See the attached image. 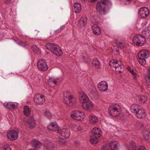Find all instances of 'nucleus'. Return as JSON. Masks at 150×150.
<instances>
[{
	"label": "nucleus",
	"instance_id": "nucleus-17",
	"mask_svg": "<svg viewBox=\"0 0 150 150\" xmlns=\"http://www.w3.org/2000/svg\"><path fill=\"white\" fill-rule=\"evenodd\" d=\"M136 116L139 119L144 118L146 116V114L144 110L139 109L135 113Z\"/></svg>",
	"mask_w": 150,
	"mask_h": 150
},
{
	"label": "nucleus",
	"instance_id": "nucleus-25",
	"mask_svg": "<svg viewBox=\"0 0 150 150\" xmlns=\"http://www.w3.org/2000/svg\"><path fill=\"white\" fill-rule=\"evenodd\" d=\"M87 18L85 17H82L79 20V24L81 26H85L87 23Z\"/></svg>",
	"mask_w": 150,
	"mask_h": 150
},
{
	"label": "nucleus",
	"instance_id": "nucleus-39",
	"mask_svg": "<svg viewBox=\"0 0 150 150\" xmlns=\"http://www.w3.org/2000/svg\"><path fill=\"white\" fill-rule=\"evenodd\" d=\"M69 97L71 98L74 97L70 94V92L68 91H66L63 93V97Z\"/></svg>",
	"mask_w": 150,
	"mask_h": 150
},
{
	"label": "nucleus",
	"instance_id": "nucleus-7",
	"mask_svg": "<svg viewBox=\"0 0 150 150\" xmlns=\"http://www.w3.org/2000/svg\"><path fill=\"white\" fill-rule=\"evenodd\" d=\"M70 135V131L67 129H60L57 132V135L62 139L68 138Z\"/></svg>",
	"mask_w": 150,
	"mask_h": 150
},
{
	"label": "nucleus",
	"instance_id": "nucleus-49",
	"mask_svg": "<svg viewBox=\"0 0 150 150\" xmlns=\"http://www.w3.org/2000/svg\"><path fill=\"white\" fill-rule=\"evenodd\" d=\"M137 150H146L145 147L142 146H140Z\"/></svg>",
	"mask_w": 150,
	"mask_h": 150
},
{
	"label": "nucleus",
	"instance_id": "nucleus-35",
	"mask_svg": "<svg viewBox=\"0 0 150 150\" xmlns=\"http://www.w3.org/2000/svg\"><path fill=\"white\" fill-rule=\"evenodd\" d=\"M64 26H61L58 29L55 30L53 33L52 34V33H50V34L51 35V36L55 35H57L58 33H60L62 30L64 28Z\"/></svg>",
	"mask_w": 150,
	"mask_h": 150
},
{
	"label": "nucleus",
	"instance_id": "nucleus-57",
	"mask_svg": "<svg viewBox=\"0 0 150 150\" xmlns=\"http://www.w3.org/2000/svg\"><path fill=\"white\" fill-rule=\"evenodd\" d=\"M144 23H143V25L144 26L145 25H146V21L145 20H144Z\"/></svg>",
	"mask_w": 150,
	"mask_h": 150
},
{
	"label": "nucleus",
	"instance_id": "nucleus-29",
	"mask_svg": "<svg viewBox=\"0 0 150 150\" xmlns=\"http://www.w3.org/2000/svg\"><path fill=\"white\" fill-rule=\"evenodd\" d=\"M92 64L94 66L95 69L99 71L100 69V63L97 60H94L92 62Z\"/></svg>",
	"mask_w": 150,
	"mask_h": 150
},
{
	"label": "nucleus",
	"instance_id": "nucleus-40",
	"mask_svg": "<svg viewBox=\"0 0 150 150\" xmlns=\"http://www.w3.org/2000/svg\"><path fill=\"white\" fill-rule=\"evenodd\" d=\"M139 100L140 102L144 103L147 100V98L144 95H141L138 97Z\"/></svg>",
	"mask_w": 150,
	"mask_h": 150
},
{
	"label": "nucleus",
	"instance_id": "nucleus-19",
	"mask_svg": "<svg viewBox=\"0 0 150 150\" xmlns=\"http://www.w3.org/2000/svg\"><path fill=\"white\" fill-rule=\"evenodd\" d=\"M110 148L112 150H119V144L116 141H112L109 144Z\"/></svg>",
	"mask_w": 150,
	"mask_h": 150
},
{
	"label": "nucleus",
	"instance_id": "nucleus-45",
	"mask_svg": "<svg viewBox=\"0 0 150 150\" xmlns=\"http://www.w3.org/2000/svg\"><path fill=\"white\" fill-rule=\"evenodd\" d=\"M45 115L48 119L51 118L52 117V116L50 112L48 110L45 111Z\"/></svg>",
	"mask_w": 150,
	"mask_h": 150
},
{
	"label": "nucleus",
	"instance_id": "nucleus-4",
	"mask_svg": "<svg viewBox=\"0 0 150 150\" xmlns=\"http://www.w3.org/2000/svg\"><path fill=\"white\" fill-rule=\"evenodd\" d=\"M110 66L115 69V71L118 72L119 73L123 72L124 70L122 64L120 61H117L115 60H113L110 62Z\"/></svg>",
	"mask_w": 150,
	"mask_h": 150
},
{
	"label": "nucleus",
	"instance_id": "nucleus-42",
	"mask_svg": "<svg viewBox=\"0 0 150 150\" xmlns=\"http://www.w3.org/2000/svg\"><path fill=\"white\" fill-rule=\"evenodd\" d=\"M19 104L16 102H11V109L17 108H18Z\"/></svg>",
	"mask_w": 150,
	"mask_h": 150
},
{
	"label": "nucleus",
	"instance_id": "nucleus-32",
	"mask_svg": "<svg viewBox=\"0 0 150 150\" xmlns=\"http://www.w3.org/2000/svg\"><path fill=\"white\" fill-rule=\"evenodd\" d=\"M31 112L30 109L28 106H26L24 107L23 112L25 115L29 116L30 115Z\"/></svg>",
	"mask_w": 150,
	"mask_h": 150
},
{
	"label": "nucleus",
	"instance_id": "nucleus-54",
	"mask_svg": "<svg viewBox=\"0 0 150 150\" xmlns=\"http://www.w3.org/2000/svg\"><path fill=\"white\" fill-rule=\"evenodd\" d=\"M19 44L20 45L23 46H24L25 45L24 42L22 41L19 40Z\"/></svg>",
	"mask_w": 150,
	"mask_h": 150
},
{
	"label": "nucleus",
	"instance_id": "nucleus-12",
	"mask_svg": "<svg viewBox=\"0 0 150 150\" xmlns=\"http://www.w3.org/2000/svg\"><path fill=\"white\" fill-rule=\"evenodd\" d=\"M6 136L8 138L11 140H15L18 138V133L15 130H10L7 132Z\"/></svg>",
	"mask_w": 150,
	"mask_h": 150
},
{
	"label": "nucleus",
	"instance_id": "nucleus-10",
	"mask_svg": "<svg viewBox=\"0 0 150 150\" xmlns=\"http://www.w3.org/2000/svg\"><path fill=\"white\" fill-rule=\"evenodd\" d=\"M37 66L38 69L42 71H45L48 69L46 62L44 59L40 60L37 63Z\"/></svg>",
	"mask_w": 150,
	"mask_h": 150
},
{
	"label": "nucleus",
	"instance_id": "nucleus-27",
	"mask_svg": "<svg viewBox=\"0 0 150 150\" xmlns=\"http://www.w3.org/2000/svg\"><path fill=\"white\" fill-rule=\"evenodd\" d=\"M59 79V78L57 77H51L48 80V82L49 85L51 83H53L56 85Z\"/></svg>",
	"mask_w": 150,
	"mask_h": 150
},
{
	"label": "nucleus",
	"instance_id": "nucleus-50",
	"mask_svg": "<svg viewBox=\"0 0 150 150\" xmlns=\"http://www.w3.org/2000/svg\"><path fill=\"white\" fill-rule=\"evenodd\" d=\"M101 150H110L106 146H103L101 148Z\"/></svg>",
	"mask_w": 150,
	"mask_h": 150
},
{
	"label": "nucleus",
	"instance_id": "nucleus-53",
	"mask_svg": "<svg viewBox=\"0 0 150 150\" xmlns=\"http://www.w3.org/2000/svg\"><path fill=\"white\" fill-rule=\"evenodd\" d=\"M118 43L119 44V45H120V47H123L124 46V44L122 43L121 42H118Z\"/></svg>",
	"mask_w": 150,
	"mask_h": 150
},
{
	"label": "nucleus",
	"instance_id": "nucleus-21",
	"mask_svg": "<svg viewBox=\"0 0 150 150\" xmlns=\"http://www.w3.org/2000/svg\"><path fill=\"white\" fill-rule=\"evenodd\" d=\"M74 11L75 13H79L81 10V5L78 2L75 3L74 5Z\"/></svg>",
	"mask_w": 150,
	"mask_h": 150
},
{
	"label": "nucleus",
	"instance_id": "nucleus-3",
	"mask_svg": "<svg viewBox=\"0 0 150 150\" xmlns=\"http://www.w3.org/2000/svg\"><path fill=\"white\" fill-rule=\"evenodd\" d=\"M150 56L149 51L144 49L141 50L138 54L139 62L142 65L146 64V59L148 58Z\"/></svg>",
	"mask_w": 150,
	"mask_h": 150
},
{
	"label": "nucleus",
	"instance_id": "nucleus-58",
	"mask_svg": "<svg viewBox=\"0 0 150 150\" xmlns=\"http://www.w3.org/2000/svg\"><path fill=\"white\" fill-rule=\"evenodd\" d=\"M147 71L149 73V74H150V67L148 68V69L147 70Z\"/></svg>",
	"mask_w": 150,
	"mask_h": 150
},
{
	"label": "nucleus",
	"instance_id": "nucleus-6",
	"mask_svg": "<svg viewBox=\"0 0 150 150\" xmlns=\"http://www.w3.org/2000/svg\"><path fill=\"white\" fill-rule=\"evenodd\" d=\"M84 116V113L79 110H74L71 113V117L74 120H83Z\"/></svg>",
	"mask_w": 150,
	"mask_h": 150
},
{
	"label": "nucleus",
	"instance_id": "nucleus-26",
	"mask_svg": "<svg viewBox=\"0 0 150 150\" xmlns=\"http://www.w3.org/2000/svg\"><path fill=\"white\" fill-rule=\"evenodd\" d=\"M142 33L147 38L150 37V27H148L145 28L142 31Z\"/></svg>",
	"mask_w": 150,
	"mask_h": 150
},
{
	"label": "nucleus",
	"instance_id": "nucleus-43",
	"mask_svg": "<svg viewBox=\"0 0 150 150\" xmlns=\"http://www.w3.org/2000/svg\"><path fill=\"white\" fill-rule=\"evenodd\" d=\"M67 142L65 140L60 139L59 142V144L61 146H64L66 145Z\"/></svg>",
	"mask_w": 150,
	"mask_h": 150
},
{
	"label": "nucleus",
	"instance_id": "nucleus-33",
	"mask_svg": "<svg viewBox=\"0 0 150 150\" xmlns=\"http://www.w3.org/2000/svg\"><path fill=\"white\" fill-rule=\"evenodd\" d=\"M111 48L112 52L117 57L119 54L118 47L117 46H113Z\"/></svg>",
	"mask_w": 150,
	"mask_h": 150
},
{
	"label": "nucleus",
	"instance_id": "nucleus-8",
	"mask_svg": "<svg viewBox=\"0 0 150 150\" xmlns=\"http://www.w3.org/2000/svg\"><path fill=\"white\" fill-rule=\"evenodd\" d=\"M120 107L119 105H115L110 106L108 108L109 113L112 116L116 117V114L120 110Z\"/></svg>",
	"mask_w": 150,
	"mask_h": 150
},
{
	"label": "nucleus",
	"instance_id": "nucleus-9",
	"mask_svg": "<svg viewBox=\"0 0 150 150\" xmlns=\"http://www.w3.org/2000/svg\"><path fill=\"white\" fill-rule=\"evenodd\" d=\"M63 97V101L64 103L69 106L73 107L75 106L77 102V99L75 97Z\"/></svg>",
	"mask_w": 150,
	"mask_h": 150
},
{
	"label": "nucleus",
	"instance_id": "nucleus-20",
	"mask_svg": "<svg viewBox=\"0 0 150 150\" xmlns=\"http://www.w3.org/2000/svg\"><path fill=\"white\" fill-rule=\"evenodd\" d=\"M93 33L96 35H100L101 33L100 29V28L97 25H92Z\"/></svg>",
	"mask_w": 150,
	"mask_h": 150
},
{
	"label": "nucleus",
	"instance_id": "nucleus-11",
	"mask_svg": "<svg viewBox=\"0 0 150 150\" xmlns=\"http://www.w3.org/2000/svg\"><path fill=\"white\" fill-rule=\"evenodd\" d=\"M34 100L36 105H41L45 101V98L43 95L37 94L35 96Z\"/></svg>",
	"mask_w": 150,
	"mask_h": 150
},
{
	"label": "nucleus",
	"instance_id": "nucleus-36",
	"mask_svg": "<svg viewBox=\"0 0 150 150\" xmlns=\"http://www.w3.org/2000/svg\"><path fill=\"white\" fill-rule=\"evenodd\" d=\"M97 17L96 16H92L91 17L90 19L93 23L92 25H97L98 23V21L97 20Z\"/></svg>",
	"mask_w": 150,
	"mask_h": 150
},
{
	"label": "nucleus",
	"instance_id": "nucleus-56",
	"mask_svg": "<svg viewBox=\"0 0 150 150\" xmlns=\"http://www.w3.org/2000/svg\"><path fill=\"white\" fill-rule=\"evenodd\" d=\"M77 129L79 131H80L82 129V127L81 126H79L77 127Z\"/></svg>",
	"mask_w": 150,
	"mask_h": 150
},
{
	"label": "nucleus",
	"instance_id": "nucleus-15",
	"mask_svg": "<svg viewBox=\"0 0 150 150\" xmlns=\"http://www.w3.org/2000/svg\"><path fill=\"white\" fill-rule=\"evenodd\" d=\"M25 124L26 126L30 128H33L34 127L36 123L33 117L32 116L29 117L26 121Z\"/></svg>",
	"mask_w": 150,
	"mask_h": 150
},
{
	"label": "nucleus",
	"instance_id": "nucleus-18",
	"mask_svg": "<svg viewBox=\"0 0 150 150\" xmlns=\"http://www.w3.org/2000/svg\"><path fill=\"white\" fill-rule=\"evenodd\" d=\"M48 129L49 130L54 131H58L59 127L56 122H51L47 126Z\"/></svg>",
	"mask_w": 150,
	"mask_h": 150
},
{
	"label": "nucleus",
	"instance_id": "nucleus-55",
	"mask_svg": "<svg viewBox=\"0 0 150 150\" xmlns=\"http://www.w3.org/2000/svg\"><path fill=\"white\" fill-rule=\"evenodd\" d=\"M133 76V77L134 79V80H136L137 78V75L135 73H134L132 74Z\"/></svg>",
	"mask_w": 150,
	"mask_h": 150
},
{
	"label": "nucleus",
	"instance_id": "nucleus-37",
	"mask_svg": "<svg viewBox=\"0 0 150 150\" xmlns=\"http://www.w3.org/2000/svg\"><path fill=\"white\" fill-rule=\"evenodd\" d=\"M32 49L35 53L38 54L40 53V49L37 47V46L34 45H33L32 46Z\"/></svg>",
	"mask_w": 150,
	"mask_h": 150
},
{
	"label": "nucleus",
	"instance_id": "nucleus-28",
	"mask_svg": "<svg viewBox=\"0 0 150 150\" xmlns=\"http://www.w3.org/2000/svg\"><path fill=\"white\" fill-rule=\"evenodd\" d=\"M81 98L83 101L82 102H86L90 101L86 94L83 92L81 93Z\"/></svg>",
	"mask_w": 150,
	"mask_h": 150
},
{
	"label": "nucleus",
	"instance_id": "nucleus-31",
	"mask_svg": "<svg viewBox=\"0 0 150 150\" xmlns=\"http://www.w3.org/2000/svg\"><path fill=\"white\" fill-rule=\"evenodd\" d=\"M139 106L136 104H133L130 107V110L131 112L133 113H136L137 111L139 109Z\"/></svg>",
	"mask_w": 150,
	"mask_h": 150
},
{
	"label": "nucleus",
	"instance_id": "nucleus-61",
	"mask_svg": "<svg viewBox=\"0 0 150 150\" xmlns=\"http://www.w3.org/2000/svg\"><path fill=\"white\" fill-rule=\"evenodd\" d=\"M85 57H82V59H83V60H84V59H85Z\"/></svg>",
	"mask_w": 150,
	"mask_h": 150
},
{
	"label": "nucleus",
	"instance_id": "nucleus-14",
	"mask_svg": "<svg viewBox=\"0 0 150 150\" xmlns=\"http://www.w3.org/2000/svg\"><path fill=\"white\" fill-rule=\"evenodd\" d=\"M138 13L142 18H144L149 15V13L147 8L144 7H142L139 10Z\"/></svg>",
	"mask_w": 150,
	"mask_h": 150
},
{
	"label": "nucleus",
	"instance_id": "nucleus-52",
	"mask_svg": "<svg viewBox=\"0 0 150 150\" xmlns=\"http://www.w3.org/2000/svg\"><path fill=\"white\" fill-rule=\"evenodd\" d=\"M127 69L129 70V71L131 72V74H132L135 73L134 72V71L133 69H131L129 67H127Z\"/></svg>",
	"mask_w": 150,
	"mask_h": 150
},
{
	"label": "nucleus",
	"instance_id": "nucleus-5",
	"mask_svg": "<svg viewBox=\"0 0 150 150\" xmlns=\"http://www.w3.org/2000/svg\"><path fill=\"white\" fill-rule=\"evenodd\" d=\"M146 40L144 37L140 34L134 36L132 40L133 43L137 46L143 45L145 43Z\"/></svg>",
	"mask_w": 150,
	"mask_h": 150
},
{
	"label": "nucleus",
	"instance_id": "nucleus-59",
	"mask_svg": "<svg viewBox=\"0 0 150 150\" xmlns=\"http://www.w3.org/2000/svg\"><path fill=\"white\" fill-rule=\"evenodd\" d=\"M96 1V0H91V1L92 2H94L95 1Z\"/></svg>",
	"mask_w": 150,
	"mask_h": 150
},
{
	"label": "nucleus",
	"instance_id": "nucleus-2",
	"mask_svg": "<svg viewBox=\"0 0 150 150\" xmlns=\"http://www.w3.org/2000/svg\"><path fill=\"white\" fill-rule=\"evenodd\" d=\"M45 46L48 50H50L53 54L57 56H60L63 54L62 49L56 45L49 43L46 44Z\"/></svg>",
	"mask_w": 150,
	"mask_h": 150
},
{
	"label": "nucleus",
	"instance_id": "nucleus-38",
	"mask_svg": "<svg viewBox=\"0 0 150 150\" xmlns=\"http://www.w3.org/2000/svg\"><path fill=\"white\" fill-rule=\"evenodd\" d=\"M129 145V146L128 149L129 150H137L136 145L133 142H130Z\"/></svg>",
	"mask_w": 150,
	"mask_h": 150
},
{
	"label": "nucleus",
	"instance_id": "nucleus-44",
	"mask_svg": "<svg viewBox=\"0 0 150 150\" xmlns=\"http://www.w3.org/2000/svg\"><path fill=\"white\" fill-rule=\"evenodd\" d=\"M11 102H6L4 104V106L8 109H11Z\"/></svg>",
	"mask_w": 150,
	"mask_h": 150
},
{
	"label": "nucleus",
	"instance_id": "nucleus-34",
	"mask_svg": "<svg viewBox=\"0 0 150 150\" xmlns=\"http://www.w3.org/2000/svg\"><path fill=\"white\" fill-rule=\"evenodd\" d=\"M97 136L94 135L91 136L90 139V142L93 144H95L98 142V138Z\"/></svg>",
	"mask_w": 150,
	"mask_h": 150
},
{
	"label": "nucleus",
	"instance_id": "nucleus-30",
	"mask_svg": "<svg viewBox=\"0 0 150 150\" xmlns=\"http://www.w3.org/2000/svg\"><path fill=\"white\" fill-rule=\"evenodd\" d=\"M98 121V118L96 116H91L89 117V121L92 124L96 123Z\"/></svg>",
	"mask_w": 150,
	"mask_h": 150
},
{
	"label": "nucleus",
	"instance_id": "nucleus-16",
	"mask_svg": "<svg viewBox=\"0 0 150 150\" xmlns=\"http://www.w3.org/2000/svg\"><path fill=\"white\" fill-rule=\"evenodd\" d=\"M82 106L84 109L90 110L92 109L94 104L91 101H89L86 102H82Z\"/></svg>",
	"mask_w": 150,
	"mask_h": 150
},
{
	"label": "nucleus",
	"instance_id": "nucleus-47",
	"mask_svg": "<svg viewBox=\"0 0 150 150\" xmlns=\"http://www.w3.org/2000/svg\"><path fill=\"white\" fill-rule=\"evenodd\" d=\"M3 150H12V149L9 145H6L4 146Z\"/></svg>",
	"mask_w": 150,
	"mask_h": 150
},
{
	"label": "nucleus",
	"instance_id": "nucleus-51",
	"mask_svg": "<svg viewBox=\"0 0 150 150\" xmlns=\"http://www.w3.org/2000/svg\"><path fill=\"white\" fill-rule=\"evenodd\" d=\"M144 139L146 140H148L149 139V136L148 134H145L144 135Z\"/></svg>",
	"mask_w": 150,
	"mask_h": 150
},
{
	"label": "nucleus",
	"instance_id": "nucleus-23",
	"mask_svg": "<svg viewBox=\"0 0 150 150\" xmlns=\"http://www.w3.org/2000/svg\"><path fill=\"white\" fill-rule=\"evenodd\" d=\"M31 144L36 149L39 148L42 146V144L39 141L33 140L31 142Z\"/></svg>",
	"mask_w": 150,
	"mask_h": 150
},
{
	"label": "nucleus",
	"instance_id": "nucleus-48",
	"mask_svg": "<svg viewBox=\"0 0 150 150\" xmlns=\"http://www.w3.org/2000/svg\"><path fill=\"white\" fill-rule=\"evenodd\" d=\"M133 0H121L125 4H128Z\"/></svg>",
	"mask_w": 150,
	"mask_h": 150
},
{
	"label": "nucleus",
	"instance_id": "nucleus-24",
	"mask_svg": "<svg viewBox=\"0 0 150 150\" xmlns=\"http://www.w3.org/2000/svg\"><path fill=\"white\" fill-rule=\"evenodd\" d=\"M92 131L94 134V135L97 136V137H100L101 132L99 128L95 127L93 129Z\"/></svg>",
	"mask_w": 150,
	"mask_h": 150
},
{
	"label": "nucleus",
	"instance_id": "nucleus-13",
	"mask_svg": "<svg viewBox=\"0 0 150 150\" xmlns=\"http://www.w3.org/2000/svg\"><path fill=\"white\" fill-rule=\"evenodd\" d=\"M97 86L100 91L102 92H105L108 89V84L106 81H102L98 84Z\"/></svg>",
	"mask_w": 150,
	"mask_h": 150
},
{
	"label": "nucleus",
	"instance_id": "nucleus-46",
	"mask_svg": "<svg viewBox=\"0 0 150 150\" xmlns=\"http://www.w3.org/2000/svg\"><path fill=\"white\" fill-rule=\"evenodd\" d=\"M145 79L146 82L150 84V75L149 74H147L145 75Z\"/></svg>",
	"mask_w": 150,
	"mask_h": 150
},
{
	"label": "nucleus",
	"instance_id": "nucleus-62",
	"mask_svg": "<svg viewBox=\"0 0 150 150\" xmlns=\"http://www.w3.org/2000/svg\"><path fill=\"white\" fill-rule=\"evenodd\" d=\"M13 40L15 42V41H16L14 39H13Z\"/></svg>",
	"mask_w": 150,
	"mask_h": 150
},
{
	"label": "nucleus",
	"instance_id": "nucleus-22",
	"mask_svg": "<svg viewBox=\"0 0 150 150\" xmlns=\"http://www.w3.org/2000/svg\"><path fill=\"white\" fill-rule=\"evenodd\" d=\"M44 146L46 149L47 150H53L54 148V145L53 143L48 142L45 143Z\"/></svg>",
	"mask_w": 150,
	"mask_h": 150
},
{
	"label": "nucleus",
	"instance_id": "nucleus-60",
	"mask_svg": "<svg viewBox=\"0 0 150 150\" xmlns=\"http://www.w3.org/2000/svg\"><path fill=\"white\" fill-rule=\"evenodd\" d=\"M28 150H35V149H28Z\"/></svg>",
	"mask_w": 150,
	"mask_h": 150
},
{
	"label": "nucleus",
	"instance_id": "nucleus-41",
	"mask_svg": "<svg viewBox=\"0 0 150 150\" xmlns=\"http://www.w3.org/2000/svg\"><path fill=\"white\" fill-rule=\"evenodd\" d=\"M95 88L93 85H89L88 86L87 91L88 93H91L93 91H94Z\"/></svg>",
	"mask_w": 150,
	"mask_h": 150
},
{
	"label": "nucleus",
	"instance_id": "nucleus-1",
	"mask_svg": "<svg viewBox=\"0 0 150 150\" xmlns=\"http://www.w3.org/2000/svg\"><path fill=\"white\" fill-rule=\"evenodd\" d=\"M111 5V2L109 0H102L97 3L96 8L98 12L101 15H104L108 12L107 8Z\"/></svg>",
	"mask_w": 150,
	"mask_h": 150
}]
</instances>
